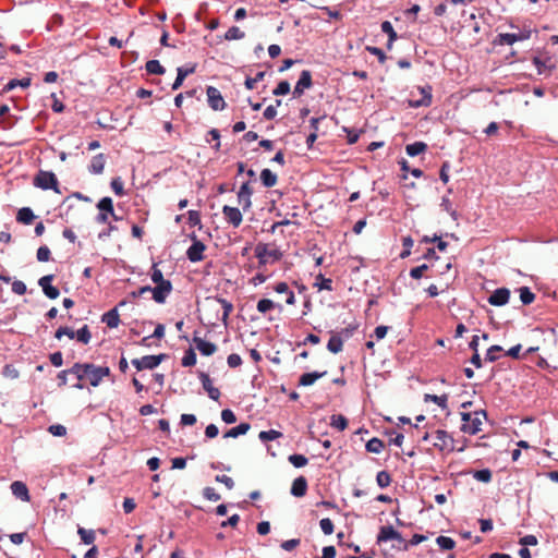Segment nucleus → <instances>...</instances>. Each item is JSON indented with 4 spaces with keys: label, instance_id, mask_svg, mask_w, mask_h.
Returning a JSON list of instances; mask_svg holds the SVG:
<instances>
[{
    "label": "nucleus",
    "instance_id": "1",
    "mask_svg": "<svg viewBox=\"0 0 558 558\" xmlns=\"http://www.w3.org/2000/svg\"><path fill=\"white\" fill-rule=\"evenodd\" d=\"M33 184L44 191L53 190L60 193L59 181L52 171L39 170L33 179Z\"/></svg>",
    "mask_w": 558,
    "mask_h": 558
},
{
    "label": "nucleus",
    "instance_id": "2",
    "mask_svg": "<svg viewBox=\"0 0 558 558\" xmlns=\"http://www.w3.org/2000/svg\"><path fill=\"white\" fill-rule=\"evenodd\" d=\"M86 379L93 387L99 386L104 377L110 375L111 371L108 366H97L93 363H86L83 368Z\"/></svg>",
    "mask_w": 558,
    "mask_h": 558
},
{
    "label": "nucleus",
    "instance_id": "3",
    "mask_svg": "<svg viewBox=\"0 0 558 558\" xmlns=\"http://www.w3.org/2000/svg\"><path fill=\"white\" fill-rule=\"evenodd\" d=\"M168 357L167 354L160 353L157 355H145L141 359H133L132 365L140 372L143 369H154L160 365L162 361Z\"/></svg>",
    "mask_w": 558,
    "mask_h": 558
},
{
    "label": "nucleus",
    "instance_id": "4",
    "mask_svg": "<svg viewBox=\"0 0 558 558\" xmlns=\"http://www.w3.org/2000/svg\"><path fill=\"white\" fill-rule=\"evenodd\" d=\"M532 32L530 29L520 31L518 34L501 33L496 36L493 40L495 46L513 45L517 41L526 40L531 37Z\"/></svg>",
    "mask_w": 558,
    "mask_h": 558
},
{
    "label": "nucleus",
    "instance_id": "5",
    "mask_svg": "<svg viewBox=\"0 0 558 558\" xmlns=\"http://www.w3.org/2000/svg\"><path fill=\"white\" fill-rule=\"evenodd\" d=\"M255 256L258 258L259 265H266V257H270L272 262H278L282 258L283 254L278 248L268 250L267 244L258 243L255 247Z\"/></svg>",
    "mask_w": 558,
    "mask_h": 558
},
{
    "label": "nucleus",
    "instance_id": "6",
    "mask_svg": "<svg viewBox=\"0 0 558 558\" xmlns=\"http://www.w3.org/2000/svg\"><path fill=\"white\" fill-rule=\"evenodd\" d=\"M487 418V412L486 410H477L473 413V416L471 417V421L469 424H462L461 430L463 433H468L470 435H476L478 432H481L482 426V420Z\"/></svg>",
    "mask_w": 558,
    "mask_h": 558
},
{
    "label": "nucleus",
    "instance_id": "7",
    "mask_svg": "<svg viewBox=\"0 0 558 558\" xmlns=\"http://www.w3.org/2000/svg\"><path fill=\"white\" fill-rule=\"evenodd\" d=\"M208 106L215 110H223L226 108V101L220 90L214 86H208L206 89Z\"/></svg>",
    "mask_w": 558,
    "mask_h": 558
},
{
    "label": "nucleus",
    "instance_id": "8",
    "mask_svg": "<svg viewBox=\"0 0 558 558\" xmlns=\"http://www.w3.org/2000/svg\"><path fill=\"white\" fill-rule=\"evenodd\" d=\"M54 275H46L39 278L38 286L41 288L44 294L50 299L56 300L60 295V291L52 284Z\"/></svg>",
    "mask_w": 558,
    "mask_h": 558
},
{
    "label": "nucleus",
    "instance_id": "9",
    "mask_svg": "<svg viewBox=\"0 0 558 558\" xmlns=\"http://www.w3.org/2000/svg\"><path fill=\"white\" fill-rule=\"evenodd\" d=\"M435 435H436L437 441L434 442V447L438 448L441 451L442 450L453 451L456 449L454 439L446 430L437 429Z\"/></svg>",
    "mask_w": 558,
    "mask_h": 558
},
{
    "label": "nucleus",
    "instance_id": "10",
    "mask_svg": "<svg viewBox=\"0 0 558 558\" xmlns=\"http://www.w3.org/2000/svg\"><path fill=\"white\" fill-rule=\"evenodd\" d=\"M173 287L171 281L163 282L151 287L150 292L153 293V299L158 304H163L166 302L167 296L171 293Z\"/></svg>",
    "mask_w": 558,
    "mask_h": 558
},
{
    "label": "nucleus",
    "instance_id": "11",
    "mask_svg": "<svg viewBox=\"0 0 558 558\" xmlns=\"http://www.w3.org/2000/svg\"><path fill=\"white\" fill-rule=\"evenodd\" d=\"M253 189L250 185V182H244L238 192V203L242 206L243 211H246L252 206V197Z\"/></svg>",
    "mask_w": 558,
    "mask_h": 558
},
{
    "label": "nucleus",
    "instance_id": "12",
    "mask_svg": "<svg viewBox=\"0 0 558 558\" xmlns=\"http://www.w3.org/2000/svg\"><path fill=\"white\" fill-rule=\"evenodd\" d=\"M222 215L225 219L234 228H238L243 220L242 213L238 207L225 205L222 207Z\"/></svg>",
    "mask_w": 558,
    "mask_h": 558
},
{
    "label": "nucleus",
    "instance_id": "13",
    "mask_svg": "<svg viewBox=\"0 0 558 558\" xmlns=\"http://www.w3.org/2000/svg\"><path fill=\"white\" fill-rule=\"evenodd\" d=\"M510 290L508 288H498L489 296L488 303L493 306H504L509 302Z\"/></svg>",
    "mask_w": 558,
    "mask_h": 558
},
{
    "label": "nucleus",
    "instance_id": "14",
    "mask_svg": "<svg viewBox=\"0 0 558 558\" xmlns=\"http://www.w3.org/2000/svg\"><path fill=\"white\" fill-rule=\"evenodd\" d=\"M206 245L201 240H195L194 243L186 251V257L192 263H197L204 259V251Z\"/></svg>",
    "mask_w": 558,
    "mask_h": 558
},
{
    "label": "nucleus",
    "instance_id": "15",
    "mask_svg": "<svg viewBox=\"0 0 558 558\" xmlns=\"http://www.w3.org/2000/svg\"><path fill=\"white\" fill-rule=\"evenodd\" d=\"M418 90L422 95V98L418 100H410L409 105L412 108H420V107H429L432 105V92L433 88L430 85L420 86Z\"/></svg>",
    "mask_w": 558,
    "mask_h": 558
},
{
    "label": "nucleus",
    "instance_id": "16",
    "mask_svg": "<svg viewBox=\"0 0 558 558\" xmlns=\"http://www.w3.org/2000/svg\"><path fill=\"white\" fill-rule=\"evenodd\" d=\"M196 63L177 68V77L172 84V90L179 89L186 76L193 74L196 71Z\"/></svg>",
    "mask_w": 558,
    "mask_h": 558
},
{
    "label": "nucleus",
    "instance_id": "17",
    "mask_svg": "<svg viewBox=\"0 0 558 558\" xmlns=\"http://www.w3.org/2000/svg\"><path fill=\"white\" fill-rule=\"evenodd\" d=\"M198 377L202 381L204 390L208 393V397L211 400L217 401L220 398V391L218 388L213 386V381L209 375L204 372H199Z\"/></svg>",
    "mask_w": 558,
    "mask_h": 558
},
{
    "label": "nucleus",
    "instance_id": "18",
    "mask_svg": "<svg viewBox=\"0 0 558 558\" xmlns=\"http://www.w3.org/2000/svg\"><path fill=\"white\" fill-rule=\"evenodd\" d=\"M193 342L202 355L209 356L217 351V345L194 335Z\"/></svg>",
    "mask_w": 558,
    "mask_h": 558
},
{
    "label": "nucleus",
    "instance_id": "19",
    "mask_svg": "<svg viewBox=\"0 0 558 558\" xmlns=\"http://www.w3.org/2000/svg\"><path fill=\"white\" fill-rule=\"evenodd\" d=\"M13 496L22 501H29L31 496L25 483L15 481L10 486Z\"/></svg>",
    "mask_w": 558,
    "mask_h": 558
},
{
    "label": "nucleus",
    "instance_id": "20",
    "mask_svg": "<svg viewBox=\"0 0 558 558\" xmlns=\"http://www.w3.org/2000/svg\"><path fill=\"white\" fill-rule=\"evenodd\" d=\"M307 492V480L304 476L296 477L291 485V495L294 497H303Z\"/></svg>",
    "mask_w": 558,
    "mask_h": 558
},
{
    "label": "nucleus",
    "instance_id": "21",
    "mask_svg": "<svg viewBox=\"0 0 558 558\" xmlns=\"http://www.w3.org/2000/svg\"><path fill=\"white\" fill-rule=\"evenodd\" d=\"M85 365L86 363H74L73 366L69 368L71 375H74L77 379V383L73 385L76 389L85 388V385L83 384V380L86 379V375L83 372Z\"/></svg>",
    "mask_w": 558,
    "mask_h": 558
},
{
    "label": "nucleus",
    "instance_id": "22",
    "mask_svg": "<svg viewBox=\"0 0 558 558\" xmlns=\"http://www.w3.org/2000/svg\"><path fill=\"white\" fill-rule=\"evenodd\" d=\"M106 165V157L104 154L95 155L88 166V171L93 174H101Z\"/></svg>",
    "mask_w": 558,
    "mask_h": 558
},
{
    "label": "nucleus",
    "instance_id": "23",
    "mask_svg": "<svg viewBox=\"0 0 558 558\" xmlns=\"http://www.w3.org/2000/svg\"><path fill=\"white\" fill-rule=\"evenodd\" d=\"M327 375V371L324 372H311V373H304L299 378V385L300 386H312L317 379L323 378Z\"/></svg>",
    "mask_w": 558,
    "mask_h": 558
},
{
    "label": "nucleus",
    "instance_id": "24",
    "mask_svg": "<svg viewBox=\"0 0 558 558\" xmlns=\"http://www.w3.org/2000/svg\"><path fill=\"white\" fill-rule=\"evenodd\" d=\"M101 322L105 323L109 328H117L120 324L118 308L113 307L106 312L101 316Z\"/></svg>",
    "mask_w": 558,
    "mask_h": 558
},
{
    "label": "nucleus",
    "instance_id": "25",
    "mask_svg": "<svg viewBox=\"0 0 558 558\" xmlns=\"http://www.w3.org/2000/svg\"><path fill=\"white\" fill-rule=\"evenodd\" d=\"M209 300H215L216 302H218L222 308H223V314H222V317H221V320L225 325H227L228 323V318H229V315L231 314V312L233 311V304L231 302H229L228 300L219 296V295H216V296H209L208 298Z\"/></svg>",
    "mask_w": 558,
    "mask_h": 558
},
{
    "label": "nucleus",
    "instance_id": "26",
    "mask_svg": "<svg viewBox=\"0 0 558 558\" xmlns=\"http://www.w3.org/2000/svg\"><path fill=\"white\" fill-rule=\"evenodd\" d=\"M36 216L29 207H22L16 214V221L22 225H31Z\"/></svg>",
    "mask_w": 558,
    "mask_h": 558
},
{
    "label": "nucleus",
    "instance_id": "27",
    "mask_svg": "<svg viewBox=\"0 0 558 558\" xmlns=\"http://www.w3.org/2000/svg\"><path fill=\"white\" fill-rule=\"evenodd\" d=\"M251 428L248 423H240L238 426L230 428L223 434V438H238L245 435Z\"/></svg>",
    "mask_w": 558,
    "mask_h": 558
},
{
    "label": "nucleus",
    "instance_id": "28",
    "mask_svg": "<svg viewBox=\"0 0 558 558\" xmlns=\"http://www.w3.org/2000/svg\"><path fill=\"white\" fill-rule=\"evenodd\" d=\"M260 181L265 187H272L277 184L278 177L270 169H263L260 171Z\"/></svg>",
    "mask_w": 558,
    "mask_h": 558
},
{
    "label": "nucleus",
    "instance_id": "29",
    "mask_svg": "<svg viewBox=\"0 0 558 558\" xmlns=\"http://www.w3.org/2000/svg\"><path fill=\"white\" fill-rule=\"evenodd\" d=\"M428 146L424 142H414L405 146V151L410 157H416L427 150Z\"/></svg>",
    "mask_w": 558,
    "mask_h": 558
},
{
    "label": "nucleus",
    "instance_id": "30",
    "mask_svg": "<svg viewBox=\"0 0 558 558\" xmlns=\"http://www.w3.org/2000/svg\"><path fill=\"white\" fill-rule=\"evenodd\" d=\"M29 85H31L29 77H24L22 80L13 78V80L9 81V83L3 87V89L0 92V94L9 93L17 86H21L22 88H26Z\"/></svg>",
    "mask_w": 558,
    "mask_h": 558
},
{
    "label": "nucleus",
    "instance_id": "31",
    "mask_svg": "<svg viewBox=\"0 0 558 558\" xmlns=\"http://www.w3.org/2000/svg\"><path fill=\"white\" fill-rule=\"evenodd\" d=\"M343 340L340 335H332L327 343V349L329 352L337 354L342 351Z\"/></svg>",
    "mask_w": 558,
    "mask_h": 558
},
{
    "label": "nucleus",
    "instance_id": "32",
    "mask_svg": "<svg viewBox=\"0 0 558 558\" xmlns=\"http://www.w3.org/2000/svg\"><path fill=\"white\" fill-rule=\"evenodd\" d=\"M145 70L148 74L154 75H163L166 73V69L160 64L158 60H149L145 64Z\"/></svg>",
    "mask_w": 558,
    "mask_h": 558
},
{
    "label": "nucleus",
    "instance_id": "33",
    "mask_svg": "<svg viewBox=\"0 0 558 558\" xmlns=\"http://www.w3.org/2000/svg\"><path fill=\"white\" fill-rule=\"evenodd\" d=\"M96 206L100 213H105L108 216L113 215L114 208H113V202H112L111 197L105 196V197L100 198Z\"/></svg>",
    "mask_w": 558,
    "mask_h": 558
},
{
    "label": "nucleus",
    "instance_id": "34",
    "mask_svg": "<svg viewBox=\"0 0 558 558\" xmlns=\"http://www.w3.org/2000/svg\"><path fill=\"white\" fill-rule=\"evenodd\" d=\"M77 534L80 535L82 543L85 545H92L96 539L94 530H87L85 527L78 526Z\"/></svg>",
    "mask_w": 558,
    "mask_h": 558
},
{
    "label": "nucleus",
    "instance_id": "35",
    "mask_svg": "<svg viewBox=\"0 0 558 558\" xmlns=\"http://www.w3.org/2000/svg\"><path fill=\"white\" fill-rule=\"evenodd\" d=\"M384 447H385V444L381 439H379L377 437H373L372 439H369L366 442L365 449L367 452L380 453L381 450L384 449Z\"/></svg>",
    "mask_w": 558,
    "mask_h": 558
},
{
    "label": "nucleus",
    "instance_id": "36",
    "mask_svg": "<svg viewBox=\"0 0 558 558\" xmlns=\"http://www.w3.org/2000/svg\"><path fill=\"white\" fill-rule=\"evenodd\" d=\"M424 401L425 402H429V401L434 402L438 407H440L441 409H446L447 408V403H448V396L447 395L437 396V395L426 393L424 396Z\"/></svg>",
    "mask_w": 558,
    "mask_h": 558
},
{
    "label": "nucleus",
    "instance_id": "37",
    "mask_svg": "<svg viewBox=\"0 0 558 558\" xmlns=\"http://www.w3.org/2000/svg\"><path fill=\"white\" fill-rule=\"evenodd\" d=\"M330 425L338 430L342 432L348 426V420L342 414H333L330 417Z\"/></svg>",
    "mask_w": 558,
    "mask_h": 558
},
{
    "label": "nucleus",
    "instance_id": "38",
    "mask_svg": "<svg viewBox=\"0 0 558 558\" xmlns=\"http://www.w3.org/2000/svg\"><path fill=\"white\" fill-rule=\"evenodd\" d=\"M296 84L304 89H308L313 86L312 73L310 70H303Z\"/></svg>",
    "mask_w": 558,
    "mask_h": 558
},
{
    "label": "nucleus",
    "instance_id": "39",
    "mask_svg": "<svg viewBox=\"0 0 558 558\" xmlns=\"http://www.w3.org/2000/svg\"><path fill=\"white\" fill-rule=\"evenodd\" d=\"M75 338L78 342L83 344H87L92 339V332L87 325L81 327L77 331H75Z\"/></svg>",
    "mask_w": 558,
    "mask_h": 558
},
{
    "label": "nucleus",
    "instance_id": "40",
    "mask_svg": "<svg viewBox=\"0 0 558 558\" xmlns=\"http://www.w3.org/2000/svg\"><path fill=\"white\" fill-rule=\"evenodd\" d=\"M519 293H520V300L523 305H530L535 300V294L531 291V289L529 287H521L519 289Z\"/></svg>",
    "mask_w": 558,
    "mask_h": 558
},
{
    "label": "nucleus",
    "instance_id": "41",
    "mask_svg": "<svg viewBox=\"0 0 558 558\" xmlns=\"http://www.w3.org/2000/svg\"><path fill=\"white\" fill-rule=\"evenodd\" d=\"M245 37V33L242 32L238 26H231L226 34L223 35V38L226 40H240Z\"/></svg>",
    "mask_w": 558,
    "mask_h": 558
},
{
    "label": "nucleus",
    "instance_id": "42",
    "mask_svg": "<svg viewBox=\"0 0 558 558\" xmlns=\"http://www.w3.org/2000/svg\"><path fill=\"white\" fill-rule=\"evenodd\" d=\"M473 478L482 483H489L493 477V473L489 469H482L472 472Z\"/></svg>",
    "mask_w": 558,
    "mask_h": 558
},
{
    "label": "nucleus",
    "instance_id": "43",
    "mask_svg": "<svg viewBox=\"0 0 558 558\" xmlns=\"http://www.w3.org/2000/svg\"><path fill=\"white\" fill-rule=\"evenodd\" d=\"M276 306H277V304L274 301H271L270 299H262L257 302L256 308L259 313L265 314L268 311L275 308ZM278 307L281 308V305L278 304Z\"/></svg>",
    "mask_w": 558,
    "mask_h": 558
},
{
    "label": "nucleus",
    "instance_id": "44",
    "mask_svg": "<svg viewBox=\"0 0 558 558\" xmlns=\"http://www.w3.org/2000/svg\"><path fill=\"white\" fill-rule=\"evenodd\" d=\"M289 462L296 469L303 468L308 463V459L299 453H293L288 457Z\"/></svg>",
    "mask_w": 558,
    "mask_h": 558
},
{
    "label": "nucleus",
    "instance_id": "45",
    "mask_svg": "<svg viewBox=\"0 0 558 558\" xmlns=\"http://www.w3.org/2000/svg\"><path fill=\"white\" fill-rule=\"evenodd\" d=\"M436 543L444 550H451L456 546V542L453 538L444 535L438 536L436 538Z\"/></svg>",
    "mask_w": 558,
    "mask_h": 558
},
{
    "label": "nucleus",
    "instance_id": "46",
    "mask_svg": "<svg viewBox=\"0 0 558 558\" xmlns=\"http://www.w3.org/2000/svg\"><path fill=\"white\" fill-rule=\"evenodd\" d=\"M393 531L395 529L391 525L381 526L377 535V543L380 544L390 541Z\"/></svg>",
    "mask_w": 558,
    "mask_h": 558
},
{
    "label": "nucleus",
    "instance_id": "47",
    "mask_svg": "<svg viewBox=\"0 0 558 558\" xmlns=\"http://www.w3.org/2000/svg\"><path fill=\"white\" fill-rule=\"evenodd\" d=\"M280 437H282V433L275 429L262 430L258 435V438L263 442L276 440Z\"/></svg>",
    "mask_w": 558,
    "mask_h": 558
},
{
    "label": "nucleus",
    "instance_id": "48",
    "mask_svg": "<svg viewBox=\"0 0 558 558\" xmlns=\"http://www.w3.org/2000/svg\"><path fill=\"white\" fill-rule=\"evenodd\" d=\"M181 363H182V366H184V367H191L196 364V353L192 348H189L184 352V356L182 357Z\"/></svg>",
    "mask_w": 558,
    "mask_h": 558
},
{
    "label": "nucleus",
    "instance_id": "49",
    "mask_svg": "<svg viewBox=\"0 0 558 558\" xmlns=\"http://www.w3.org/2000/svg\"><path fill=\"white\" fill-rule=\"evenodd\" d=\"M549 60H550L549 58L547 60H542L537 56L532 58V62L536 66L538 74H543L546 69H549V70L555 69L554 64L547 65V61H549Z\"/></svg>",
    "mask_w": 558,
    "mask_h": 558
},
{
    "label": "nucleus",
    "instance_id": "50",
    "mask_svg": "<svg viewBox=\"0 0 558 558\" xmlns=\"http://www.w3.org/2000/svg\"><path fill=\"white\" fill-rule=\"evenodd\" d=\"M314 286L317 287L318 290L331 291L332 290V280L330 278H325L322 274H319L316 277V282Z\"/></svg>",
    "mask_w": 558,
    "mask_h": 558
},
{
    "label": "nucleus",
    "instance_id": "51",
    "mask_svg": "<svg viewBox=\"0 0 558 558\" xmlns=\"http://www.w3.org/2000/svg\"><path fill=\"white\" fill-rule=\"evenodd\" d=\"M376 483L380 488H386L391 483V476L387 471H379L376 475Z\"/></svg>",
    "mask_w": 558,
    "mask_h": 558
},
{
    "label": "nucleus",
    "instance_id": "52",
    "mask_svg": "<svg viewBox=\"0 0 558 558\" xmlns=\"http://www.w3.org/2000/svg\"><path fill=\"white\" fill-rule=\"evenodd\" d=\"M37 260L46 263L50 260L51 252L47 245L39 246L36 253Z\"/></svg>",
    "mask_w": 558,
    "mask_h": 558
},
{
    "label": "nucleus",
    "instance_id": "53",
    "mask_svg": "<svg viewBox=\"0 0 558 558\" xmlns=\"http://www.w3.org/2000/svg\"><path fill=\"white\" fill-rule=\"evenodd\" d=\"M110 186L116 195L123 196L125 194L123 181L120 177L113 178L111 180Z\"/></svg>",
    "mask_w": 558,
    "mask_h": 558
},
{
    "label": "nucleus",
    "instance_id": "54",
    "mask_svg": "<svg viewBox=\"0 0 558 558\" xmlns=\"http://www.w3.org/2000/svg\"><path fill=\"white\" fill-rule=\"evenodd\" d=\"M63 336H66L70 339H74L75 338V331L72 328L68 327V326H61V327H59L56 330L54 338L60 340Z\"/></svg>",
    "mask_w": 558,
    "mask_h": 558
},
{
    "label": "nucleus",
    "instance_id": "55",
    "mask_svg": "<svg viewBox=\"0 0 558 558\" xmlns=\"http://www.w3.org/2000/svg\"><path fill=\"white\" fill-rule=\"evenodd\" d=\"M151 270L153 271H151L150 278L155 284H159V283L169 281L168 279L163 278L162 271L157 267V264L153 265Z\"/></svg>",
    "mask_w": 558,
    "mask_h": 558
},
{
    "label": "nucleus",
    "instance_id": "56",
    "mask_svg": "<svg viewBox=\"0 0 558 558\" xmlns=\"http://www.w3.org/2000/svg\"><path fill=\"white\" fill-rule=\"evenodd\" d=\"M413 239L411 236H404L402 239L403 251L400 253V258H407L411 255V248L413 246Z\"/></svg>",
    "mask_w": 558,
    "mask_h": 558
},
{
    "label": "nucleus",
    "instance_id": "57",
    "mask_svg": "<svg viewBox=\"0 0 558 558\" xmlns=\"http://www.w3.org/2000/svg\"><path fill=\"white\" fill-rule=\"evenodd\" d=\"M290 93V83L288 81H280L276 88L272 90L275 96H283Z\"/></svg>",
    "mask_w": 558,
    "mask_h": 558
},
{
    "label": "nucleus",
    "instance_id": "58",
    "mask_svg": "<svg viewBox=\"0 0 558 558\" xmlns=\"http://www.w3.org/2000/svg\"><path fill=\"white\" fill-rule=\"evenodd\" d=\"M502 350H504V349H502V347H500V345H498V344H494V345L489 347V348L487 349L485 360H486L487 362H490V363H493V362L497 361V360H498V356L496 355V353H497V352H501Z\"/></svg>",
    "mask_w": 558,
    "mask_h": 558
},
{
    "label": "nucleus",
    "instance_id": "59",
    "mask_svg": "<svg viewBox=\"0 0 558 558\" xmlns=\"http://www.w3.org/2000/svg\"><path fill=\"white\" fill-rule=\"evenodd\" d=\"M380 28L383 33L387 34L389 39H398V34L389 21H384L380 25Z\"/></svg>",
    "mask_w": 558,
    "mask_h": 558
},
{
    "label": "nucleus",
    "instance_id": "60",
    "mask_svg": "<svg viewBox=\"0 0 558 558\" xmlns=\"http://www.w3.org/2000/svg\"><path fill=\"white\" fill-rule=\"evenodd\" d=\"M2 375L10 379H16L20 373L12 364H5L2 368Z\"/></svg>",
    "mask_w": 558,
    "mask_h": 558
},
{
    "label": "nucleus",
    "instance_id": "61",
    "mask_svg": "<svg viewBox=\"0 0 558 558\" xmlns=\"http://www.w3.org/2000/svg\"><path fill=\"white\" fill-rule=\"evenodd\" d=\"M319 526L325 535H330L333 533L335 525L329 518H324L319 521Z\"/></svg>",
    "mask_w": 558,
    "mask_h": 558
},
{
    "label": "nucleus",
    "instance_id": "62",
    "mask_svg": "<svg viewBox=\"0 0 558 558\" xmlns=\"http://www.w3.org/2000/svg\"><path fill=\"white\" fill-rule=\"evenodd\" d=\"M429 269L427 264H422L417 267H414L410 270V277L413 279H421L426 270Z\"/></svg>",
    "mask_w": 558,
    "mask_h": 558
},
{
    "label": "nucleus",
    "instance_id": "63",
    "mask_svg": "<svg viewBox=\"0 0 558 558\" xmlns=\"http://www.w3.org/2000/svg\"><path fill=\"white\" fill-rule=\"evenodd\" d=\"M203 496L204 498L210 501H218L221 498V496L218 493H216L215 488L209 486L203 489Z\"/></svg>",
    "mask_w": 558,
    "mask_h": 558
},
{
    "label": "nucleus",
    "instance_id": "64",
    "mask_svg": "<svg viewBox=\"0 0 558 558\" xmlns=\"http://www.w3.org/2000/svg\"><path fill=\"white\" fill-rule=\"evenodd\" d=\"M48 430L56 437H63L66 435V427L61 424L50 425Z\"/></svg>",
    "mask_w": 558,
    "mask_h": 558
}]
</instances>
